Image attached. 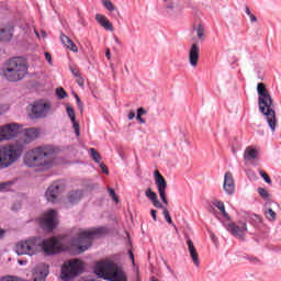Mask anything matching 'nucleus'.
<instances>
[{
    "label": "nucleus",
    "mask_w": 281,
    "mask_h": 281,
    "mask_svg": "<svg viewBox=\"0 0 281 281\" xmlns=\"http://www.w3.org/2000/svg\"><path fill=\"white\" fill-rule=\"evenodd\" d=\"M56 161V151L49 146H40L30 149L24 155V164L27 168H37L38 170H50Z\"/></svg>",
    "instance_id": "obj_1"
},
{
    "label": "nucleus",
    "mask_w": 281,
    "mask_h": 281,
    "mask_svg": "<svg viewBox=\"0 0 281 281\" xmlns=\"http://www.w3.org/2000/svg\"><path fill=\"white\" fill-rule=\"evenodd\" d=\"M257 93H258V104L259 111L262 115L266 116V120L272 131L276 133V126L278 125V117L276 116V105L273 104V99L267 90V85L259 82L257 85Z\"/></svg>",
    "instance_id": "obj_2"
},
{
    "label": "nucleus",
    "mask_w": 281,
    "mask_h": 281,
    "mask_svg": "<svg viewBox=\"0 0 281 281\" xmlns=\"http://www.w3.org/2000/svg\"><path fill=\"white\" fill-rule=\"evenodd\" d=\"M27 60L23 57H13L5 61L0 76L7 82H21L27 76Z\"/></svg>",
    "instance_id": "obj_3"
},
{
    "label": "nucleus",
    "mask_w": 281,
    "mask_h": 281,
    "mask_svg": "<svg viewBox=\"0 0 281 281\" xmlns=\"http://www.w3.org/2000/svg\"><path fill=\"white\" fill-rule=\"evenodd\" d=\"M104 234V228H75L72 235L76 236L70 240V247H76L78 254L87 251L93 243L95 236H101Z\"/></svg>",
    "instance_id": "obj_4"
},
{
    "label": "nucleus",
    "mask_w": 281,
    "mask_h": 281,
    "mask_svg": "<svg viewBox=\"0 0 281 281\" xmlns=\"http://www.w3.org/2000/svg\"><path fill=\"white\" fill-rule=\"evenodd\" d=\"M94 273L108 281H128L124 268L115 261L104 260L97 263Z\"/></svg>",
    "instance_id": "obj_5"
},
{
    "label": "nucleus",
    "mask_w": 281,
    "mask_h": 281,
    "mask_svg": "<svg viewBox=\"0 0 281 281\" xmlns=\"http://www.w3.org/2000/svg\"><path fill=\"white\" fill-rule=\"evenodd\" d=\"M23 144H13L9 146L0 147V170L3 168H10L11 164H14L23 155Z\"/></svg>",
    "instance_id": "obj_6"
},
{
    "label": "nucleus",
    "mask_w": 281,
    "mask_h": 281,
    "mask_svg": "<svg viewBox=\"0 0 281 281\" xmlns=\"http://www.w3.org/2000/svg\"><path fill=\"white\" fill-rule=\"evenodd\" d=\"M41 251V238L20 241L15 245L18 256H34Z\"/></svg>",
    "instance_id": "obj_7"
},
{
    "label": "nucleus",
    "mask_w": 281,
    "mask_h": 281,
    "mask_svg": "<svg viewBox=\"0 0 281 281\" xmlns=\"http://www.w3.org/2000/svg\"><path fill=\"white\" fill-rule=\"evenodd\" d=\"M83 269L82 260L80 259H75V260H69L64 263L61 267V274L60 278L64 281H69L72 278H76Z\"/></svg>",
    "instance_id": "obj_8"
},
{
    "label": "nucleus",
    "mask_w": 281,
    "mask_h": 281,
    "mask_svg": "<svg viewBox=\"0 0 281 281\" xmlns=\"http://www.w3.org/2000/svg\"><path fill=\"white\" fill-rule=\"evenodd\" d=\"M52 111V105L47 102L36 101L27 108V115L31 120H43Z\"/></svg>",
    "instance_id": "obj_9"
},
{
    "label": "nucleus",
    "mask_w": 281,
    "mask_h": 281,
    "mask_svg": "<svg viewBox=\"0 0 281 281\" xmlns=\"http://www.w3.org/2000/svg\"><path fill=\"white\" fill-rule=\"evenodd\" d=\"M69 246L61 245L55 237L41 240V251H44L46 256H54V254H59V251H67Z\"/></svg>",
    "instance_id": "obj_10"
},
{
    "label": "nucleus",
    "mask_w": 281,
    "mask_h": 281,
    "mask_svg": "<svg viewBox=\"0 0 281 281\" xmlns=\"http://www.w3.org/2000/svg\"><path fill=\"white\" fill-rule=\"evenodd\" d=\"M21 133V125L9 123L0 126V142H8L14 139Z\"/></svg>",
    "instance_id": "obj_11"
},
{
    "label": "nucleus",
    "mask_w": 281,
    "mask_h": 281,
    "mask_svg": "<svg viewBox=\"0 0 281 281\" xmlns=\"http://www.w3.org/2000/svg\"><path fill=\"white\" fill-rule=\"evenodd\" d=\"M41 225L46 232H53L56 225H58V213L54 210H48L41 217Z\"/></svg>",
    "instance_id": "obj_12"
},
{
    "label": "nucleus",
    "mask_w": 281,
    "mask_h": 281,
    "mask_svg": "<svg viewBox=\"0 0 281 281\" xmlns=\"http://www.w3.org/2000/svg\"><path fill=\"white\" fill-rule=\"evenodd\" d=\"M154 179H155V184L158 188V194L162 203H165V205H168V198L166 196V189L168 188V182L166 181V178L161 176L159 170H155Z\"/></svg>",
    "instance_id": "obj_13"
},
{
    "label": "nucleus",
    "mask_w": 281,
    "mask_h": 281,
    "mask_svg": "<svg viewBox=\"0 0 281 281\" xmlns=\"http://www.w3.org/2000/svg\"><path fill=\"white\" fill-rule=\"evenodd\" d=\"M38 135H41V131L36 127L26 128L20 133V139L15 144H22L25 149L26 144H32L34 139H38Z\"/></svg>",
    "instance_id": "obj_14"
},
{
    "label": "nucleus",
    "mask_w": 281,
    "mask_h": 281,
    "mask_svg": "<svg viewBox=\"0 0 281 281\" xmlns=\"http://www.w3.org/2000/svg\"><path fill=\"white\" fill-rule=\"evenodd\" d=\"M227 232H229L238 240H245V235L247 234V222L229 223L226 226Z\"/></svg>",
    "instance_id": "obj_15"
},
{
    "label": "nucleus",
    "mask_w": 281,
    "mask_h": 281,
    "mask_svg": "<svg viewBox=\"0 0 281 281\" xmlns=\"http://www.w3.org/2000/svg\"><path fill=\"white\" fill-rule=\"evenodd\" d=\"M63 190H65V186L60 182H54L50 184L45 193L47 201L55 203L56 199H58V194H60Z\"/></svg>",
    "instance_id": "obj_16"
},
{
    "label": "nucleus",
    "mask_w": 281,
    "mask_h": 281,
    "mask_svg": "<svg viewBox=\"0 0 281 281\" xmlns=\"http://www.w3.org/2000/svg\"><path fill=\"white\" fill-rule=\"evenodd\" d=\"M224 191L226 194H234L236 192V184L234 183V176L232 172L227 171L224 176Z\"/></svg>",
    "instance_id": "obj_17"
},
{
    "label": "nucleus",
    "mask_w": 281,
    "mask_h": 281,
    "mask_svg": "<svg viewBox=\"0 0 281 281\" xmlns=\"http://www.w3.org/2000/svg\"><path fill=\"white\" fill-rule=\"evenodd\" d=\"M12 36H14V26L12 24H7L0 27L1 42L8 43V41H12Z\"/></svg>",
    "instance_id": "obj_18"
},
{
    "label": "nucleus",
    "mask_w": 281,
    "mask_h": 281,
    "mask_svg": "<svg viewBox=\"0 0 281 281\" xmlns=\"http://www.w3.org/2000/svg\"><path fill=\"white\" fill-rule=\"evenodd\" d=\"M199 54H201V48H199L198 44H192L189 50V63L191 67L199 65Z\"/></svg>",
    "instance_id": "obj_19"
},
{
    "label": "nucleus",
    "mask_w": 281,
    "mask_h": 281,
    "mask_svg": "<svg viewBox=\"0 0 281 281\" xmlns=\"http://www.w3.org/2000/svg\"><path fill=\"white\" fill-rule=\"evenodd\" d=\"M187 245L189 247V254L191 256L193 265H195V267H199V265H201V261L199 260V252H196L194 243H192V239H190V237L187 238Z\"/></svg>",
    "instance_id": "obj_20"
},
{
    "label": "nucleus",
    "mask_w": 281,
    "mask_h": 281,
    "mask_svg": "<svg viewBox=\"0 0 281 281\" xmlns=\"http://www.w3.org/2000/svg\"><path fill=\"white\" fill-rule=\"evenodd\" d=\"M145 195L149 201H151L153 205L156 206L158 210H161L164 207V204L159 202V199L157 198V193L153 191V189L148 188L145 191Z\"/></svg>",
    "instance_id": "obj_21"
},
{
    "label": "nucleus",
    "mask_w": 281,
    "mask_h": 281,
    "mask_svg": "<svg viewBox=\"0 0 281 281\" xmlns=\"http://www.w3.org/2000/svg\"><path fill=\"white\" fill-rule=\"evenodd\" d=\"M95 21L101 25V27H104V30H108L109 32H113V24L111 21L108 20L105 15L97 14Z\"/></svg>",
    "instance_id": "obj_22"
},
{
    "label": "nucleus",
    "mask_w": 281,
    "mask_h": 281,
    "mask_svg": "<svg viewBox=\"0 0 281 281\" xmlns=\"http://www.w3.org/2000/svg\"><path fill=\"white\" fill-rule=\"evenodd\" d=\"M60 41H61L63 45H65V47H67V49H70V52L78 54V46H76V44L74 43V41H71V38H69V36L61 34Z\"/></svg>",
    "instance_id": "obj_23"
},
{
    "label": "nucleus",
    "mask_w": 281,
    "mask_h": 281,
    "mask_svg": "<svg viewBox=\"0 0 281 281\" xmlns=\"http://www.w3.org/2000/svg\"><path fill=\"white\" fill-rule=\"evenodd\" d=\"M47 273L43 271V268L37 267L32 272V281H45Z\"/></svg>",
    "instance_id": "obj_24"
},
{
    "label": "nucleus",
    "mask_w": 281,
    "mask_h": 281,
    "mask_svg": "<svg viewBox=\"0 0 281 281\" xmlns=\"http://www.w3.org/2000/svg\"><path fill=\"white\" fill-rule=\"evenodd\" d=\"M258 157V150L254 149L252 147H247L244 153V159L246 161H254Z\"/></svg>",
    "instance_id": "obj_25"
},
{
    "label": "nucleus",
    "mask_w": 281,
    "mask_h": 281,
    "mask_svg": "<svg viewBox=\"0 0 281 281\" xmlns=\"http://www.w3.org/2000/svg\"><path fill=\"white\" fill-rule=\"evenodd\" d=\"M80 199H82V191H71L68 194V201L69 203H78V201H80Z\"/></svg>",
    "instance_id": "obj_26"
},
{
    "label": "nucleus",
    "mask_w": 281,
    "mask_h": 281,
    "mask_svg": "<svg viewBox=\"0 0 281 281\" xmlns=\"http://www.w3.org/2000/svg\"><path fill=\"white\" fill-rule=\"evenodd\" d=\"M213 205L220 210L221 214L224 216V218H229V214L227 211H225V203L222 201H215L213 202Z\"/></svg>",
    "instance_id": "obj_27"
},
{
    "label": "nucleus",
    "mask_w": 281,
    "mask_h": 281,
    "mask_svg": "<svg viewBox=\"0 0 281 281\" xmlns=\"http://www.w3.org/2000/svg\"><path fill=\"white\" fill-rule=\"evenodd\" d=\"M90 156L93 159V161H95V164H100V161L102 160L100 153H98L95 148H90Z\"/></svg>",
    "instance_id": "obj_28"
},
{
    "label": "nucleus",
    "mask_w": 281,
    "mask_h": 281,
    "mask_svg": "<svg viewBox=\"0 0 281 281\" xmlns=\"http://www.w3.org/2000/svg\"><path fill=\"white\" fill-rule=\"evenodd\" d=\"M12 186H13L12 181L1 182L0 192H10Z\"/></svg>",
    "instance_id": "obj_29"
},
{
    "label": "nucleus",
    "mask_w": 281,
    "mask_h": 281,
    "mask_svg": "<svg viewBox=\"0 0 281 281\" xmlns=\"http://www.w3.org/2000/svg\"><path fill=\"white\" fill-rule=\"evenodd\" d=\"M196 36L200 40H203V37L205 36V27H203L202 24H198Z\"/></svg>",
    "instance_id": "obj_30"
},
{
    "label": "nucleus",
    "mask_w": 281,
    "mask_h": 281,
    "mask_svg": "<svg viewBox=\"0 0 281 281\" xmlns=\"http://www.w3.org/2000/svg\"><path fill=\"white\" fill-rule=\"evenodd\" d=\"M56 95L59 98V100H65V98H67V92L64 88H57Z\"/></svg>",
    "instance_id": "obj_31"
},
{
    "label": "nucleus",
    "mask_w": 281,
    "mask_h": 281,
    "mask_svg": "<svg viewBox=\"0 0 281 281\" xmlns=\"http://www.w3.org/2000/svg\"><path fill=\"white\" fill-rule=\"evenodd\" d=\"M103 5L110 12H114L115 11V5H113V2H111V0H103Z\"/></svg>",
    "instance_id": "obj_32"
},
{
    "label": "nucleus",
    "mask_w": 281,
    "mask_h": 281,
    "mask_svg": "<svg viewBox=\"0 0 281 281\" xmlns=\"http://www.w3.org/2000/svg\"><path fill=\"white\" fill-rule=\"evenodd\" d=\"M266 218H268V221H276V213L273 209H268L266 211Z\"/></svg>",
    "instance_id": "obj_33"
},
{
    "label": "nucleus",
    "mask_w": 281,
    "mask_h": 281,
    "mask_svg": "<svg viewBox=\"0 0 281 281\" xmlns=\"http://www.w3.org/2000/svg\"><path fill=\"white\" fill-rule=\"evenodd\" d=\"M66 111L68 113V117H70V122H74L76 120V111H74V108L67 106Z\"/></svg>",
    "instance_id": "obj_34"
},
{
    "label": "nucleus",
    "mask_w": 281,
    "mask_h": 281,
    "mask_svg": "<svg viewBox=\"0 0 281 281\" xmlns=\"http://www.w3.org/2000/svg\"><path fill=\"white\" fill-rule=\"evenodd\" d=\"M259 175H260V177L263 178V180L266 181V183H268L269 186H271V178L269 177V175H267V172H265V170L259 169Z\"/></svg>",
    "instance_id": "obj_35"
},
{
    "label": "nucleus",
    "mask_w": 281,
    "mask_h": 281,
    "mask_svg": "<svg viewBox=\"0 0 281 281\" xmlns=\"http://www.w3.org/2000/svg\"><path fill=\"white\" fill-rule=\"evenodd\" d=\"M258 193L261 199H268L270 196L269 191L265 188H258Z\"/></svg>",
    "instance_id": "obj_36"
},
{
    "label": "nucleus",
    "mask_w": 281,
    "mask_h": 281,
    "mask_svg": "<svg viewBox=\"0 0 281 281\" xmlns=\"http://www.w3.org/2000/svg\"><path fill=\"white\" fill-rule=\"evenodd\" d=\"M71 122H72V128L75 130L77 137H80V123H78L76 120Z\"/></svg>",
    "instance_id": "obj_37"
},
{
    "label": "nucleus",
    "mask_w": 281,
    "mask_h": 281,
    "mask_svg": "<svg viewBox=\"0 0 281 281\" xmlns=\"http://www.w3.org/2000/svg\"><path fill=\"white\" fill-rule=\"evenodd\" d=\"M0 281H23V279L14 276H7L1 278Z\"/></svg>",
    "instance_id": "obj_38"
},
{
    "label": "nucleus",
    "mask_w": 281,
    "mask_h": 281,
    "mask_svg": "<svg viewBox=\"0 0 281 281\" xmlns=\"http://www.w3.org/2000/svg\"><path fill=\"white\" fill-rule=\"evenodd\" d=\"M162 214L167 223H169V225H172V217H170V213L168 212L167 209H164Z\"/></svg>",
    "instance_id": "obj_39"
},
{
    "label": "nucleus",
    "mask_w": 281,
    "mask_h": 281,
    "mask_svg": "<svg viewBox=\"0 0 281 281\" xmlns=\"http://www.w3.org/2000/svg\"><path fill=\"white\" fill-rule=\"evenodd\" d=\"M109 194L110 196H112L113 201H115V203H119L120 200L117 199V195L115 194V190L112 188H108Z\"/></svg>",
    "instance_id": "obj_40"
},
{
    "label": "nucleus",
    "mask_w": 281,
    "mask_h": 281,
    "mask_svg": "<svg viewBox=\"0 0 281 281\" xmlns=\"http://www.w3.org/2000/svg\"><path fill=\"white\" fill-rule=\"evenodd\" d=\"M76 78H77L76 82L79 85V87H85V79L80 77V75Z\"/></svg>",
    "instance_id": "obj_41"
},
{
    "label": "nucleus",
    "mask_w": 281,
    "mask_h": 281,
    "mask_svg": "<svg viewBox=\"0 0 281 281\" xmlns=\"http://www.w3.org/2000/svg\"><path fill=\"white\" fill-rule=\"evenodd\" d=\"M44 56H45L47 63L50 64V65H53V61H52V54H49V53H44Z\"/></svg>",
    "instance_id": "obj_42"
},
{
    "label": "nucleus",
    "mask_w": 281,
    "mask_h": 281,
    "mask_svg": "<svg viewBox=\"0 0 281 281\" xmlns=\"http://www.w3.org/2000/svg\"><path fill=\"white\" fill-rule=\"evenodd\" d=\"M248 16H249L251 23H256L258 21V18H256V15H254V13H250Z\"/></svg>",
    "instance_id": "obj_43"
},
{
    "label": "nucleus",
    "mask_w": 281,
    "mask_h": 281,
    "mask_svg": "<svg viewBox=\"0 0 281 281\" xmlns=\"http://www.w3.org/2000/svg\"><path fill=\"white\" fill-rule=\"evenodd\" d=\"M75 98L77 100V104H78L79 109H82V101L80 100V97H78V94H75Z\"/></svg>",
    "instance_id": "obj_44"
},
{
    "label": "nucleus",
    "mask_w": 281,
    "mask_h": 281,
    "mask_svg": "<svg viewBox=\"0 0 281 281\" xmlns=\"http://www.w3.org/2000/svg\"><path fill=\"white\" fill-rule=\"evenodd\" d=\"M150 215L154 218V221H157V211L155 209L150 210Z\"/></svg>",
    "instance_id": "obj_45"
},
{
    "label": "nucleus",
    "mask_w": 281,
    "mask_h": 281,
    "mask_svg": "<svg viewBox=\"0 0 281 281\" xmlns=\"http://www.w3.org/2000/svg\"><path fill=\"white\" fill-rule=\"evenodd\" d=\"M137 115H146V110L144 109V108H139L138 110H137Z\"/></svg>",
    "instance_id": "obj_46"
},
{
    "label": "nucleus",
    "mask_w": 281,
    "mask_h": 281,
    "mask_svg": "<svg viewBox=\"0 0 281 281\" xmlns=\"http://www.w3.org/2000/svg\"><path fill=\"white\" fill-rule=\"evenodd\" d=\"M101 170H102V172H104L105 175H109V168H106V165L101 164Z\"/></svg>",
    "instance_id": "obj_47"
},
{
    "label": "nucleus",
    "mask_w": 281,
    "mask_h": 281,
    "mask_svg": "<svg viewBox=\"0 0 281 281\" xmlns=\"http://www.w3.org/2000/svg\"><path fill=\"white\" fill-rule=\"evenodd\" d=\"M136 120L140 123V124H146V120H144L140 115H136Z\"/></svg>",
    "instance_id": "obj_48"
},
{
    "label": "nucleus",
    "mask_w": 281,
    "mask_h": 281,
    "mask_svg": "<svg viewBox=\"0 0 281 281\" xmlns=\"http://www.w3.org/2000/svg\"><path fill=\"white\" fill-rule=\"evenodd\" d=\"M71 74L75 76V78H78L80 76V72L74 68H71Z\"/></svg>",
    "instance_id": "obj_49"
},
{
    "label": "nucleus",
    "mask_w": 281,
    "mask_h": 281,
    "mask_svg": "<svg viewBox=\"0 0 281 281\" xmlns=\"http://www.w3.org/2000/svg\"><path fill=\"white\" fill-rule=\"evenodd\" d=\"M248 260H249L250 262H254V265H256V263L259 262L258 258H256V257H250V258H248Z\"/></svg>",
    "instance_id": "obj_50"
},
{
    "label": "nucleus",
    "mask_w": 281,
    "mask_h": 281,
    "mask_svg": "<svg viewBox=\"0 0 281 281\" xmlns=\"http://www.w3.org/2000/svg\"><path fill=\"white\" fill-rule=\"evenodd\" d=\"M105 57L108 58V60H111V49H106L105 50Z\"/></svg>",
    "instance_id": "obj_51"
},
{
    "label": "nucleus",
    "mask_w": 281,
    "mask_h": 281,
    "mask_svg": "<svg viewBox=\"0 0 281 281\" xmlns=\"http://www.w3.org/2000/svg\"><path fill=\"white\" fill-rule=\"evenodd\" d=\"M135 119V112H130L127 115V120H134Z\"/></svg>",
    "instance_id": "obj_52"
},
{
    "label": "nucleus",
    "mask_w": 281,
    "mask_h": 281,
    "mask_svg": "<svg viewBox=\"0 0 281 281\" xmlns=\"http://www.w3.org/2000/svg\"><path fill=\"white\" fill-rule=\"evenodd\" d=\"M5 236V229L0 228V240Z\"/></svg>",
    "instance_id": "obj_53"
},
{
    "label": "nucleus",
    "mask_w": 281,
    "mask_h": 281,
    "mask_svg": "<svg viewBox=\"0 0 281 281\" xmlns=\"http://www.w3.org/2000/svg\"><path fill=\"white\" fill-rule=\"evenodd\" d=\"M130 258L132 262H135V256L133 255V251L130 250Z\"/></svg>",
    "instance_id": "obj_54"
},
{
    "label": "nucleus",
    "mask_w": 281,
    "mask_h": 281,
    "mask_svg": "<svg viewBox=\"0 0 281 281\" xmlns=\"http://www.w3.org/2000/svg\"><path fill=\"white\" fill-rule=\"evenodd\" d=\"M246 14L249 16L251 14V10L249 9V7H246Z\"/></svg>",
    "instance_id": "obj_55"
},
{
    "label": "nucleus",
    "mask_w": 281,
    "mask_h": 281,
    "mask_svg": "<svg viewBox=\"0 0 281 281\" xmlns=\"http://www.w3.org/2000/svg\"><path fill=\"white\" fill-rule=\"evenodd\" d=\"M173 9H175V4L167 5V10H173Z\"/></svg>",
    "instance_id": "obj_56"
},
{
    "label": "nucleus",
    "mask_w": 281,
    "mask_h": 281,
    "mask_svg": "<svg viewBox=\"0 0 281 281\" xmlns=\"http://www.w3.org/2000/svg\"><path fill=\"white\" fill-rule=\"evenodd\" d=\"M41 34H42L43 38L47 37V33L45 31H42Z\"/></svg>",
    "instance_id": "obj_57"
},
{
    "label": "nucleus",
    "mask_w": 281,
    "mask_h": 281,
    "mask_svg": "<svg viewBox=\"0 0 281 281\" xmlns=\"http://www.w3.org/2000/svg\"><path fill=\"white\" fill-rule=\"evenodd\" d=\"M35 34H36L37 38H41V34H38V31H35Z\"/></svg>",
    "instance_id": "obj_58"
},
{
    "label": "nucleus",
    "mask_w": 281,
    "mask_h": 281,
    "mask_svg": "<svg viewBox=\"0 0 281 281\" xmlns=\"http://www.w3.org/2000/svg\"><path fill=\"white\" fill-rule=\"evenodd\" d=\"M150 281H159V280H157V278H155V277H151Z\"/></svg>",
    "instance_id": "obj_59"
},
{
    "label": "nucleus",
    "mask_w": 281,
    "mask_h": 281,
    "mask_svg": "<svg viewBox=\"0 0 281 281\" xmlns=\"http://www.w3.org/2000/svg\"><path fill=\"white\" fill-rule=\"evenodd\" d=\"M162 1L166 3V2H168V1H170V0H162Z\"/></svg>",
    "instance_id": "obj_60"
},
{
    "label": "nucleus",
    "mask_w": 281,
    "mask_h": 281,
    "mask_svg": "<svg viewBox=\"0 0 281 281\" xmlns=\"http://www.w3.org/2000/svg\"><path fill=\"white\" fill-rule=\"evenodd\" d=\"M102 1V3H104V0H101Z\"/></svg>",
    "instance_id": "obj_61"
}]
</instances>
